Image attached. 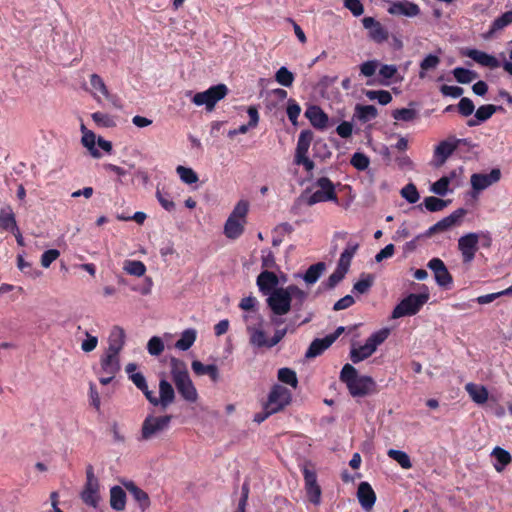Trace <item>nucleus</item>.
<instances>
[{
    "label": "nucleus",
    "mask_w": 512,
    "mask_h": 512,
    "mask_svg": "<svg viewBox=\"0 0 512 512\" xmlns=\"http://www.w3.org/2000/svg\"><path fill=\"white\" fill-rule=\"evenodd\" d=\"M292 298L301 305L307 298V293L295 285L274 289L267 298V305L275 316L286 315L291 309Z\"/></svg>",
    "instance_id": "f257e3e1"
},
{
    "label": "nucleus",
    "mask_w": 512,
    "mask_h": 512,
    "mask_svg": "<svg viewBox=\"0 0 512 512\" xmlns=\"http://www.w3.org/2000/svg\"><path fill=\"white\" fill-rule=\"evenodd\" d=\"M170 373L172 381L181 397L187 402L195 403L199 395L185 362L178 358H171Z\"/></svg>",
    "instance_id": "f03ea898"
},
{
    "label": "nucleus",
    "mask_w": 512,
    "mask_h": 512,
    "mask_svg": "<svg viewBox=\"0 0 512 512\" xmlns=\"http://www.w3.org/2000/svg\"><path fill=\"white\" fill-rule=\"evenodd\" d=\"M340 379L346 384L353 397H364L375 391L376 383L366 375H359L351 364H345L340 373Z\"/></svg>",
    "instance_id": "7ed1b4c3"
},
{
    "label": "nucleus",
    "mask_w": 512,
    "mask_h": 512,
    "mask_svg": "<svg viewBox=\"0 0 512 512\" xmlns=\"http://www.w3.org/2000/svg\"><path fill=\"white\" fill-rule=\"evenodd\" d=\"M388 328L380 329L372 333L363 345L352 344L350 350V359L353 363H359L369 358L389 336Z\"/></svg>",
    "instance_id": "20e7f679"
},
{
    "label": "nucleus",
    "mask_w": 512,
    "mask_h": 512,
    "mask_svg": "<svg viewBox=\"0 0 512 512\" xmlns=\"http://www.w3.org/2000/svg\"><path fill=\"white\" fill-rule=\"evenodd\" d=\"M248 211L249 202L247 200L237 202L224 225V234L227 238L234 240L243 234Z\"/></svg>",
    "instance_id": "39448f33"
},
{
    "label": "nucleus",
    "mask_w": 512,
    "mask_h": 512,
    "mask_svg": "<svg viewBox=\"0 0 512 512\" xmlns=\"http://www.w3.org/2000/svg\"><path fill=\"white\" fill-rule=\"evenodd\" d=\"M171 420V415L149 413L142 422L139 440L151 441L158 438L168 430Z\"/></svg>",
    "instance_id": "423d86ee"
},
{
    "label": "nucleus",
    "mask_w": 512,
    "mask_h": 512,
    "mask_svg": "<svg viewBox=\"0 0 512 512\" xmlns=\"http://www.w3.org/2000/svg\"><path fill=\"white\" fill-rule=\"evenodd\" d=\"M243 320L249 334V342L257 348H268V336L264 330V319L259 312L244 313Z\"/></svg>",
    "instance_id": "0eeeda50"
},
{
    "label": "nucleus",
    "mask_w": 512,
    "mask_h": 512,
    "mask_svg": "<svg viewBox=\"0 0 512 512\" xmlns=\"http://www.w3.org/2000/svg\"><path fill=\"white\" fill-rule=\"evenodd\" d=\"M303 199L309 206L329 201L338 203L335 185L327 177L318 178L313 184V192L309 195H304Z\"/></svg>",
    "instance_id": "6e6552de"
},
{
    "label": "nucleus",
    "mask_w": 512,
    "mask_h": 512,
    "mask_svg": "<svg viewBox=\"0 0 512 512\" xmlns=\"http://www.w3.org/2000/svg\"><path fill=\"white\" fill-rule=\"evenodd\" d=\"M481 238L486 239V246L490 245L491 238L488 232H471L458 239V249L464 263H471L474 260Z\"/></svg>",
    "instance_id": "1a4fd4ad"
},
{
    "label": "nucleus",
    "mask_w": 512,
    "mask_h": 512,
    "mask_svg": "<svg viewBox=\"0 0 512 512\" xmlns=\"http://www.w3.org/2000/svg\"><path fill=\"white\" fill-rule=\"evenodd\" d=\"M227 92L228 88L226 85L218 84L206 91L196 93L191 100L196 106H205L207 111H212L217 102L227 95Z\"/></svg>",
    "instance_id": "9d476101"
},
{
    "label": "nucleus",
    "mask_w": 512,
    "mask_h": 512,
    "mask_svg": "<svg viewBox=\"0 0 512 512\" xmlns=\"http://www.w3.org/2000/svg\"><path fill=\"white\" fill-rule=\"evenodd\" d=\"M429 294H410L404 298L393 310L392 317L394 319L404 316L415 315L420 308L428 301Z\"/></svg>",
    "instance_id": "9b49d317"
},
{
    "label": "nucleus",
    "mask_w": 512,
    "mask_h": 512,
    "mask_svg": "<svg viewBox=\"0 0 512 512\" xmlns=\"http://www.w3.org/2000/svg\"><path fill=\"white\" fill-rule=\"evenodd\" d=\"M313 139V133L309 130L300 132L295 150L294 163L303 165L307 172L314 169V162L308 157V151Z\"/></svg>",
    "instance_id": "f8f14e48"
},
{
    "label": "nucleus",
    "mask_w": 512,
    "mask_h": 512,
    "mask_svg": "<svg viewBox=\"0 0 512 512\" xmlns=\"http://www.w3.org/2000/svg\"><path fill=\"white\" fill-rule=\"evenodd\" d=\"M290 401L291 392L281 385H275L269 394L265 409L268 411V414L277 413L288 405Z\"/></svg>",
    "instance_id": "ddd939ff"
},
{
    "label": "nucleus",
    "mask_w": 512,
    "mask_h": 512,
    "mask_svg": "<svg viewBox=\"0 0 512 512\" xmlns=\"http://www.w3.org/2000/svg\"><path fill=\"white\" fill-rule=\"evenodd\" d=\"M146 398L153 406H160L164 410L174 402L175 391L170 382L162 379L159 382V397L151 391L146 393Z\"/></svg>",
    "instance_id": "4468645a"
},
{
    "label": "nucleus",
    "mask_w": 512,
    "mask_h": 512,
    "mask_svg": "<svg viewBox=\"0 0 512 512\" xmlns=\"http://www.w3.org/2000/svg\"><path fill=\"white\" fill-rule=\"evenodd\" d=\"M305 490L309 501L314 505L321 502V488L317 483V475L311 464H305L302 468Z\"/></svg>",
    "instance_id": "2eb2a0df"
},
{
    "label": "nucleus",
    "mask_w": 512,
    "mask_h": 512,
    "mask_svg": "<svg viewBox=\"0 0 512 512\" xmlns=\"http://www.w3.org/2000/svg\"><path fill=\"white\" fill-rule=\"evenodd\" d=\"M460 142L461 140L456 138H449L441 141L434 149V166H442L449 158V156L457 149Z\"/></svg>",
    "instance_id": "dca6fc26"
},
{
    "label": "nucleus",
    "mask_w": 512,
    "mask_h": 512,
    "mask_svg": "<svg viewBox=\"0 0 512 512\" xmlns=\"http://www.w3.org/2000/svg\"><path fill=\"white\" fill-rule=\"evenodd\" d=\"M462 55L472 59L485 68L496 69L501 66L500 61L494 55L481 50L467 48L462 51Z\"/></svg>",
    "instance_id": "f3484780"
},
{
    "label": "nucleus",
    "mask_w": 512,
    "mask_h": 512,
    "mask_svg": "<svg viewBox=\"0 0 512 512\" xmlns=\"http://www.w3.org/2000/svg\"><path fill=\"white\" fill-rule=\"evenodd\" d=\"M363 27L368 31V36L376 43H383L388 39V31L384 26L373 17H364L362 19Z\"/></svg>",
    "instance_id": "a211bd4d"
},
{
    "label": "nucleus",
    "mask_w": 512,
    "mask_h": 512,
    "mask_svg": "<svg viewBox=\"0 0 512 512\" xmlns=\"http://www.w3.org/2000/svg\"><path fill=\"white\" fill-rule=\"evenodd\" d=\"M501 178L499 169H492L490 173H475L471 176V186L476 191H482L497 183Z\"/></svg>",
    "instance_id": "6ab92c4d"
},
{
    "label": "nucleus",
    "mask_w": 512,
    "mask_h": 512,
    "mask_svg": "<svg viewBox=\"0 0 512 512\" xmlns=\"http://www.w3.org/2000/svg\"><path fill=\"white\" fill-rule=\"evenodd\" d=\"M389 7L387 12L391 15L415 17L420 13L419 6L407 0L388 1Z\"/></svg>",
    "instance_id": "aec40b11"
},
{
    "label": "nucleus",
    "mask_w": 512,
    "mask_h": 512,
    "mask_svg": "<svg viewBox=\"0 0 512 512\" xmlns=\"http://www.w3.org/2000/svg\"><path fill=\"white\" fill-rule=\"evenodd\" d=\"M120 368V354L104 351L99 360L97 374H117Z\"/></svg>",
    "instance_id": "412c9836"
},
{
    "label": "nucleus",
    "mask_w": 512,
    "mask_h": 512,
    "mask_svg": "<svg viewBox=\"0 0 512 512\" xmlns=\"http://www.w3.org/2000/svg\"><path fill=\"white\" fill-rule=\"evenodd\" d=\"M465 214H466V211L464 209H462V208L461 209H457L456 211L451 213L449 216L441 219L436 224L431 226L427 230L425 235L429 237V236H432L433 234H435L437 232L446 231V230L452 228L454 225H456L457 223L460 222V220L462 219V217Z\"/></svg>",
    "instance_id": "4be33fe9"
},
{
    "label": "nucleus",
    "mask_w": 512,
    "mask_h": 512,
    "mask_svg": "<svg viewBox=\"0 0 512 512\" xmlns=\"http://www.w3.org/2000/svg\"><path fill=\"white\" fill-rule=\"evenodd\" d=\"M90 85V93L98 103L102 102L101 97L105 98L106 100L113 99V95L109 92L103 78L98 74L94 73L90 75Z\"/></svg>",
    "instance_id": "5701e85b"
},
{
    "label": "nucleus",
    "mask_w": 512,
    "mask_h": 512,
    "mask_svg": "<svg viewBox=\"0 0 512 512\" xmlns=\"http://www.w3.org/2000/svg\"><path fill=\"white\" fill-rule=\"evenodd\" d=\"M357 498L365 511H370L376 501V494L368 482H361L357 490Z\"/></svg>",
    "instance_id": "b1692460"
},
{
    "label": "nucleus",
    "mask_w": 512,
    "mask_h": 512,
    "mask_svg": "<svg viewBox=\"0 0 512 512\" xmlns=\"http://www.w3.org/2000/svg\"><path fill=\"white\" fill-rule=\"evenodd\" d=\"M126 334L120 326H114L108 336V347L105 351L120 354L124 348Z\"/></svg>",
    "instance_id": "393cba45"
},
{
    "label": "nucleus",
    "mask_w": 512,
    "mask_h": 512,
    "mask_svg": "<svg viewBox=\"0 0 512 512\" xmlns=\"http://www.w3.org/2000/svg\"><path fill=\"white\" fill-rule=\"evenodd\" d=\"M278 277L275 273L265 270L257 277V286L264 295H270L274 289H278Z\"/></svg>",
    "instance_id": "a878e982"
},
{
    "label": "nucleus",
    "mask_w": 512,
    "mask_h": 512,
    "mask_svg": "<svg viewBox=\"0 0 512 512\" xmlns=\"http://www.w3.org/2000/svg\"><path fill=\"white\" fill-rule=\"evenodd\" d=\"M191 368L197 376L208 375L213 382L219 381L220 373L215 364L205 365L199 360H194L191 363Z\"/></svg>",
    "instance_id": "bb28decb"
},
{
    "label": "nucleus",
    "mask_w": 512,
    "mask_h": 512,
    "mask_svg": "<svg viewBox=\"0 0 512 512\" xmlns=\"http://www.w3.org/2000/svg\"><path fill=\"white\" fill-rule=\"evenodd\" d=\"M305 116L315 128L323 129L327 126L328 116L318 106L308 107L305 111Z\"/></svg>",
    "instance_id": "cd10ccee"
},
{
    "label": "nucleus",
    "mask_w": 512,
    "mask_h": 512,
    "mask_svg": "<svg viewBox=\"0 0 512 512\" xmlns=\"http://www.w3.org/2000/svg\"><path fill=\"white\" fill-rule=\"evenodd\" d=\"M82 501L93 508H96L100 502L99 484L86 483L81 493Z\"/></svg>",
    "instance_id": "c85d7f7f"
},
{
    "label": "nucleus",
    "mask_w": 512,
    "mask_h": 512,
    "mask_svg": "<svg viewBox=\"0 0 512 512\" xmlns=\"http://www.w3.org/2000/svg\"><path fill=\"white\" fill-rule=\"evenodd\" d=\"M465 390L476 404L482 405L488 400V390L483 385L470 382L465 385Z\"/></svg>",
    "instance_id": "c756f323"
},
{
    "label": "nucleus",
    "mask_w": 512,
    "mask_h": 512,
    "mask_svg": "<svg viewBox=\"0 0 512 512\" xmlns=\"http://www.w3.org/2000/svg\"><path fill=\"white\" fill-rule=\"evenodd\" d=\"M17 228L12 208L10 206L3 207L0 210V230L15 232Z\"/></svg>",
    "instance_id": "7c9ffc66"
},
{
    "label": "nucleus",
    "mask_w": 512,
    "mask_h": 512,
    "mask_svg": "<svg viewBox=\"0 0 512 512\" xmlns=\"http://www.w3.org/2000/svg\"><path fill=\"white\" fill-rule=\"evenodd\" d=\"M333 343V337H324L322 339H315L309 346L305 353L307 358H314L320 355Z\"/></svg>",
    "instance_id": "2f4dec72"
},
{
    "label": "nucleus",
    "mask_w": 512,
    "mask_h": 512,
    "mask_svg": "<svg viewBox=\"0 0 512 512\" xmlns=\"http://www.w3.org/2000/svg\"><path fill=\"white\" fill-rule=\"evenodd\" d=\"M491 456L495 460L493 466L497 472H502L512 460L510 453L500 447H495L491 453Z\"/></svg>",
    "instance_id": "473e14b6"
},
{
    "label": "nucleus",
    "mask_w": 512,
    "mask_h": 512,
    "mask_svg": "<svg viewBox=\"0 0 512 512\" xmlns=\"http://www.w3.org/2000/svg\"><path fill=\"white\" fill-rule=\"evenodd\" d=\"M125 488L129 491V493L133 496L135 501L138 502L140 508L145 510L150 505V500L148 494L137 487L133 482H127L124 484Z\"/></svg>",
    "instance_id": "72a5a7b5"
},
{
    "label": "nucleus",
    "mask_w": 512,
    "mask_h": 512,
    "mask_svg": "<svg viewBox=\"0 0 512 512\" xmlns=\"http://www.w3.org/2000/svg\"><path fill=\"white\" fill-rule=\"evenodd\" d=\"M197 338V332L193 328H188L181 333L179 340L176 341L175 347L181 351L190 349Z\"/></svg>",
    "instance_id": "f704fd0d"
},
{
    "label": "nucleus",
    "mask_w": 512,
    "mask_h": 512,
    "mask_svg": "<svg viewBox=\"0 0 512 512\" xmlns=\"http://www.w3.org/2000/svg\"><path fill=\"white\" fill-rule=\"evenodd\" d=\"M110 505L114 510L122 511L126 505V494L120 486H114L110 490Z\"/></svg>",
    "instance_id": "c9c22d12"
},
{
    "label": "nucleus",
    "mask_w": 512,
    "mask_h": 512,
    "mask_svg": "<svg viewBox=\"0 0 512 512\" xmlns=\"http://www.w3.org/2000/svg\"><path fill=\"white\" fill-rule=\"evenodd\" d=\"M123 270L132 276L141 277L146 273V266L139 260H125Z\"/></svg>",
    "instance_id": "e433bc0d"
},
{
    "label": "nucleus",
    "mask_w": 512,
    "mask_h": 512,
    "mask_svg": "<svg viewBox=\"0 0 512 512\" xmlns=\"http://www.w3.org/2000/svg\"><path fill=\"white\" fill-rule=\"evenodd\" d=\"M452 74L455 80L460 84L471 83L478 77V74L476 72L463 67L454 68Z\"/></svg>",
    "instance_id": "4c0bfd02"
},
{
    "label": "nucleus",
    "mask_w": 512,
    "mask_h": 512,
    "mask_svg": "<svg viewBox=\"0 0 512 512\" xmlns=\"http://www.w3.org/2000/svg\"><path fill=\"white\" fill-rule=\"evenodd\" d=\"M325 270V264L322 262L311 265L303 276V280L311 285L318 281L323 271Z\"/></svg>",
    "instance_id": "58836bf2"
},
{
    "label": "nucleus",
    "mask_w": 512,
    "mask_h": 512,
    "mask_svg": "<svg viewBox=\"0 0 512 512\" xmlns=\"http://www.w3.org/2000/svg\"><path fill=\"white\" fill-rule=\"evenodd\" d=\"M91 118L98 127L112 128L116 126V118L108 113L94 112Z\"/></svg>",
    "instance_id": "ea45409f"
},
{
    "label": "nucleus",
    "mask_w": 512,
    "mask_h": 512,
    "mask_svg": "<svg viewBox=\"0 0 512 512\" xmlns=\"http://www.w3.org/2000/svg\"><path fill=\"white\" fill-rule=\"evenodd\" d=\"M387 455L396 461L403 469H410L412 467L411 459L404 451L389 449Z\"/></svg>",
    "instance_id": "a19ab883"
},
{
    "label": "nucleus",
    "mask_w": 512,
    "mask_h": 512,
    "mask_svg": "<svg viewBox=\"0 0 512 512\" xmlns=\"http://www.w3.org/2000/svg\"><path fill=\"white\" fill-rule=\"evenodd\" d=\"M440 63V58L434 54H428L420 63L419 77L425 78L426 72L434 70Z\"/></svg>",
    "instance_id": "79ce46f5"
},
{
    "label": "nucleus",
    "mask_w": 512,
    "mask_h": 512,
    "mask_svg": "<svg viewBox=\"0 0 512 512\" xmlns=\"http://www.w3.org/2000/svg\"><path fill=\"white\" fill-rule=\"evenodd\" d=\"M511 23H512V9L510 11L505 12L504 14H502L500 17L496 18L493 21L487 37H490L496 31L505 28L506 26L510 25Z\"/></svg>",
    "instance_id": "37998d69"
},
{
    "label": "nucleus",
    "mask_w": 512,
    "mask_h": 512,
    "mask_svg": "<svg viewBox=\"0 0 512 512\" xmlns=\"http://www.w3.org/2000/svg\"><path fill=\"white\" fill-rule=\"evenodd\" d=\"M294 79V74L284 66L279 68L275 73V81L284 87H291Z\"/></svg>",
    "instance_id": "c03bdc74"
},
{
    "label": "nucleus",
    "mask_w": 512,
    "mask_h": 512,
    "mask_svg": "<svg viewBox=\"0 0 512 512\" xmlns=\"http://www.w3.org/2000/svg\"><path fill=\"white\" fill-rule=\"evenodd\" d=\"M365 95L369 100H377L381 105H387L392 101V96L386 90H367Z\"/></svg>",
    "instance_id": "a18cd8bd"
},
{
    "label": "nucleus",
    "mask_w": 512,
    "mask_h": 512,
    "mask_svg": "<svg viewBox=\"0 0 512 512\" xmlns=\"http://www.w3.org/2000/svg\"><path fill=\"white\" fill-rule=\"evenodd\" d=\"M378 114V111L373 105H357L356 115L362 121H369L374 119Z\"/></svg>",
    "instance_id": "49530a36"
},
{
    "label": "nucleus",
    "mask_w": 512,
    "mask_h": 512,
    "mask_svg": "<svg viewBox=\"0 0 512 512\" xmlns=\"http://www.w3.org/2000/svg\"><path fill=\"white\" fill-rule=\"evenodd\" d=\"M451 184V177H441L434 182L430 191L439 196H445L449 192V185Z\"/></svg>",
    "instance_id": "de8ad7c7"
},
{
    "label": "nucleus",
    "mask_w": 512,
    "mask_h": 512,
    "mask_svg": "<svg viewBox=\"0 0 512 512\" xmlns=\"http://www.w3.org/2000/svg\"><path fill=\"white\" fill-rule=\"evenodd\" d=\"M447 203V201L434 196L426 197L423 201L424 207L430 212H438L443 210L447 206Z\"/></svg>",
    "instance_id": "09e8293b"
},
{
    "label": "nucleus",
    "mask_w": 512,
    "mask_h": 512,
    "mask_svg": "<svg viewBox=\"0 0 512 512\" xmlns=\"http://www.w3.org/2000/svg\"><path fill=\"white\" fill-rule=\"evenodd\" d=\"M81 142L85 148H87L90 154L94 158H99L101 156L100 152L96 149V135L94 132L85 133L82 135Z\"/></svg>",
    "instance_id": "8fccbe9b"
},
{
    "label": "nucleus",
    "mask_w": 512,
    "mask_h": 512,
    "mask_svg": "<svg viewBox=\"0 0 512 512\" xmlns=\"http://www.w3.org/2000/svg\"><path fill=\"white\" fill-rule=\"evenodd\" d=\"M400 194L410 204L416 203L420 198L419 192L413 183L405 185L401 189Z\"/></svg>",
    "instance_id": "3c124183"
},
{
    "label": "nucleus",
    "mask_w": 512,
    "mask_h": 512,
    "mask_svg": "<svg viewBox=\"0 0 512 512\" xmlns=\"http://www.w3.org/2000/svg\"><path fill=\"white\" fill-rule=\"evenodd\" d=\"M278 379L293 388L297 387L298 380L295 371L289 369V368H281L278 371Z\"/></svg>",
    "instance_id": "603ef678"
},
{
    "label": "nucleus",
    "mask_w": 512,
    "mask_h": 512,
    "mask_svg": "<svg viewBox=\"0 0 512 512\" xmlns=\"http://www.w3.org/2000/svg\"><path fill=\"white\" fill-rule=\"evenodd\" d=\"M176 172L180 179L186 184H194L198 181V176L191 168L178 166Z\"/></svg>",
    "instance_id": "864d4df0"
},
{
    "label": "nucleus",
    "mask_w": 512,
    "mask_h": 512,
    "mask_svg": "<svg viewBox=\"0 0 512 512\" xmlns=\"http://www.w3.org/2000/svg\"><path fill=\"white\" fill-rule=\"evenodd\" d=\"M380 67V62L378 60H368L363 62L360 66V75L371 78L375 75L376 71Z\"/></svg>",
    "instance_id": "5fc2aeb1"
},
{
    "label": "nucleus",
    "mask_w": 512,
    "mask_h": 512,
    "mask_svg": "<svg viewBox=\"0 0 512 512\" xmlns=\"http://www.w3.org/2000/svg\"><path fill=\"white\" fill-rule=\"evenodd\" d=\"M379 76L382 77V80L379 82L382 85H388L391 78H393L397 74V67L395 65H380Z\"/></svg>",
    "instance_id": "6e6d98bb"
},
{
    "label": "nucleus",
    "mask_w": 512,
    "mask_h": 512,
    "mask_svg": "<svg viewBox=\"0 0 512 512\" xmlns=\"http://www.w3.org/2000/svg\"><path fill=\"white\" fill-rule=\"evenodd\" d=\"M286 113L291 123L296 125L301 113V107L294 99H289L287 102Z\"/></svg>",
    "instance_id": "4d7b16f0"
},
{
    "label": "nucleus",
    "mask_w": 512,
    "mask_h": 512,
    "mask_svg": "<svg viewBox=\"0 0 512 512\" xmlns=\"http://www.w3.org/2000/svg\"><path fill=\"white\" fill-rule=\"evenodd\" d=\"M351 165L357 170L364 171L368 168L370 164L369 158L360 152H356L351 157Z\"/></svg>",
    "instance_id": "13d9d810"
},
{
    "label": "nucleus",
    "mask_w": 512,
    "mask_h": 512,
    "mask_svg": "<svg viewBox=\"0 0 512 512\" xmlns=\"http://www.w3.org/2000/svg\"><path fill=\"white\" fill-rule=\"evenodd\" d=\"M147 350L150 355L158 356L164 351V343L158 336H153L147 343Z\"/></svg>",
    "instance_id": "bf43d9fd"
},
{
    "label": "nucleus",
    "mask_w": 512,
    "mask_h": 512,
    "mask_svg": "<svg viewBox=\"0 0 512 512\" xmlns=\"http://www.w3.org/2000/svg\"><path fill=\"white\" fill-rule=\"evenodd\" d=\"M496 112V107L492 104L480 106L476 112L475 117L478 121L484 122L488 120Z\"/></svg>",
    "instance_id": "052dcab7"
},
{
    "label": "nucleus",
    "mask_w": 512,
    "mask_h": 512,
    "mask_svg": "<svg viewBox=\"0 0 512 512\" xmlns=\"http://www.w3.org/2000/svg\"><path fill=\"white\" fill-rule=\"evenodd\" d=\"M156 198L159 201L160 205L166 210V211H173L175 209V204L173 200L170 198L169 194L160 190L159 188L156 191Z\"/></svg>",
    "instance_id": "680f3d73"
},
{
    "label": "nucleus",
    "mask_w": 512,
    "mask_h": 512,
    "mask_svg": "<svg viewBox=\"0 0 512 512\" xmlns=\"http://www.w3.org/2000/svg\"><path fill=\"white\" fill-rule=\"evenodd\" d=\"M84 335L85 339L81 342V349L86 353L92 352L98 345V337L88 331H85Z\"/></svg>",
    "instance_id": "e2e57ef3"
},
{
    "label": "nucleus",
    "mask_w": 512,
    "mask_h": 512,
    "mask_svg": "<svg viewBox=\"0 0 512 512\" xmlns=\"http://www.w3.org/2000/svg\"><path fill=\"white\" fill-rule=\"evenodd\" d=\"M393 117L398 121H412L416 117V111L409 108L396 109L393 112Z\"/></svg>",
    "instance_id": "0e129e2a"
},
{
    "label": "nucleus",
    "mask_w": 512,
    "mask_h": 512,
    "mask_svg": "<svg viewBox=\"0 0 512 512\" xmlns=\"http://www.w3.org/2000/svg\"><path fill=\"white\" fill-rule=\"evenodd\" d=\"M372 283H373V277L370 275H367V276L361 278L359 281H357L354 284L353 290L359 294H364L372 286Z\"/></svg>",
    "instance_id": "69168bd1"
},
{
    "label": "nucleus",
    "mask_w": 512,
    "mask_h": 512,
    "mask_svg": "<svg viewBox=\"0 0 512 512\" xmlns=\"http://www.w3.org/2000/svg\"><path fill=\"white\" fill-rule=\"evenodd\" d=\"M475 106L471 99L464 97L458 103V110L461 115L467 117L474 112Z\"/></svg>",
    "instance_id": "338daca9"
},
{
    "label": "nucleus",
    "mask_w": 512,
    "mask_h": 512,
    "mask_svg": "<svg viewBox=\"0 0 512 512\" xmlns=\"http://www.w3.org/2000/svg\"><path fill=\"white\" fill-rule=\"evenodd\" d=\"M258 304V301L256 299V297L254 296H247V297H244L240 303H239V307L245 311V313H249V312H258V310L256 309V306Z\"/></svg>",
    "instance_id": "774afa93"
}]
</instances>
